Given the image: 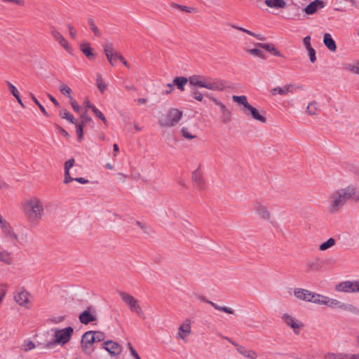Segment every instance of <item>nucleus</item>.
Instances as JSON below:
<instances>
[{
    "label": "nucleus",
    "instance_id": "nucleus-22",
    "mask_svg": "<svg viewBox=\"0 0 359 359\" xmlns=\"http://www.w3.org/2000/svg\"><path fill=\"white\" fill-rule=\"evenodd\" d=\"M29 293L25 290H21L15 295V302L20 306H27L29 302Z\"/></svg>",
    "mask_w": 359,
    "mask_h": 359
},
{
    "label": "nucleus",
    "instance_id": "nucleus-19",
    "mask_svg": "<svg viewBox=\"0 0 359 359\" xmlns=\"http://www.w3.org/2000/svg\"><path fill=\"white\" fill-rule=\"evenodd\" d=\"M294 85L292 83L286 84L283 87H276L271 89L270 93L271 95L275 96L276 95H285L289 93H293L292 88Z\"/></svg>",
    "mask_w": 359,
    "mask_h": 359
},
{
    "label": "nucleus",
    "instance_id": "nucleus-58",
    "mask_svg": "<svg viewBox=\"0 0 359 359\" xmlns=\"http://www.w3.org/2000/svg\"><path fill=\"white\" fill-rule=\"evenodd\" d=\"M303 43L306 49L312 48L311 45V37L307 36L303 39Z\"/></svg>",
    "mask_w": 359,
    "mask_h": 359
},
{
    "label": "nucleus",
    "instance_id": "nucleus-40",
    "mask_svg": "<svg viewBox=\"0 0 359 359\" xmlns=\"http://www.w3.org/2000/svg\"><path fill=\"white\" fill-rule=\"evenodd\" d=\"M60 116L62 118L67 119L68 121H69L72 123H76L75 119L67 110L62 109L60 112Z\"/></svg>",
    "mask_w": 359,
    "mask_h": 359
},
{
    "label": "nucleus",
    "instance_id": "nucleus-37",
    "mask_svg": "<svg viewBox=\"0 0 359 359\" xmlns=\"http://www.w3.org/2000/svg\"><path fill=\"white\" fill-rule=\"evenodd\" d=\"M96 84L98 90L101 93H104L107 89V85L103 82L102 76L100 74H97Z\"/></svg>",
    "mask_w": 359,
    "mask_h": 359
},
{
    "label": "nucleus",
    "instance_id": "nucleus-47",
    "mask_svg": "<svg viewBox=\"0 0 359 359\" xmlns=\"http://www.w3.org/2000/svg\"><path fill=\"white\" fill-rule=\"evenodd\" d=\"M191 95L194 99L196 100L197 101L202 102L203 100V94L196 88L192 89L191 92Z\"/></svg>",
    "mask_w": 359,
    "mask_h": 359
},
{
    "label": "nucleus",
    "instance_id": "nucleus-9",
    "mask_svg": "<svg viewBox=\"0 0 359 359\" xmlns=\"http://www.w3.org/2000/svg\"><path fill=\"white\" fill-rule=\"evenodd\" d=\"M95 343V337L93 334V331H88L86 332L82 337L81 341V346L82 351L87 355H90L94 349L93 348V345Z\"/></svg>",
    "mask_w": 359,
    "mask_h": 359
},
{
    "label": "nucleus",
    "instance_id": "nucleus-60",
    "mask_svg": "<svg viewBox=\"0 0 359 359\" xmlns=\"http://www.w3.org/2000/svg\"><path fill=\"white\" fill-rule=\"evenodd\" d=\"M65 316H56L50 319L51 322L54 323H59L65 320Z\"/></svg>",
    "mask_w": 359,
    "mask_h": 359
},
{
    "label": "nucleus",
    "instance_id": "nucleus-4",
    "mask_svg": "<svg viewBox=\"0 0 359 359\" xmlns=\"http://www.w3.org/2000/svg\"><path fill=\"white\" fill-rule=\"evenodd\" d=\"M24 210L29 222L37 224L44 212L43 202L39 198L32 197L25 202Z\"/></svg>",
    "mask_w": 359,
    "mask_h": 359
},
{
    "label": "nucleus",
    "instance_id": "nucleus-63",
    "mask_svg": "<svg viewBox=\"0 0 359 359\" xmlns=\"http://www.w3.org/2000/svg\"><path fill=\"white\" fill-rule=\"evenodd\" d=\"M125 88L127 90L136 91L137 88L133 84H127L125 86Z\"/></svg>",
    "mask_w": 359,
    "mask_h": 359
},
{
    "label": "nucleus",
    "instance_id": "nucleus-50",
    "mask_svg": "<svg viewBox=\"0 0 359 359\" xmlns=\"http://www.w3.org/2000/svg\"><path fill=\"white\" fill-rule=\"evenodd\" d=\"M74 124L76 127V134L78 136V139L81 140L83 138V129L84 125L81 124L77 122H76V123H74Z\"/></svg>",
    "mask_w": 359,
    "mask_h": 359
},
{
    "label": "nucleus",
    "instance_id": "nucleus-57",
    "mask_svg": "<svg viewBox=\"0 0 359 359\" xmlns=\"http://www.w3.org/2000/svg\"><path fill=\"white\" fill-rule=\"evenodd\" d=\"M4 232L8 235L11 238H17V236L13 232V230L10 225L8 226V229H3Z\"/></svg>",
    "mask_w": 359,
    "mask_h": 359
},
{
    "label": "nucleus",
    "instance_id": "nucleus-53",
    "mask_svg": "<svg viewBox=\"0 0 359 359\" xmlns=\"http://www.w3.org/2000/svg\"><path fill=\"white\" fill-rule=\"evenodd\" d=\"M95 341H101L104 339V334L102 332L93 331Z\"/></svg>",
    "mask_w": 359,
    "mask_h": 359
},
{
    "label": "nucleus",
    "instance_id": "nucleus-15",
    "mask_svg": "<svg viewBox=\"0 0 359 359\" xmlns=\"http://www.w3.org/2000/svg\"><path fill=\"white\" fill-rule=\"evenodd\" d=\"M246 115L251 116L255 121L262 123L266 122V118L261 114L259 111L251 104L243 111Z\"/></svg>",
    "mask_w": 359,
    "mask_h": 359
},
{
    "label": "nucleus",
    "instance_id": "nucleus-42",
    "mask_svg": "<svg viewBox=\"0 0 359 359\" xmlns=\"http://www.w3.org/2000/svg\"><path fill=\"white\" fill-rule=\"evenodd\" d=\"M320 269V266L318 262H310L307 263L308 271L315 272L318 271Z\"/></svg>",
    "mask_w": 359,
    "mask_h": 359
},
{
    "label": "nucleus",
    "instance_id": "nucleus-7",
    "mask_svg": "<svg viewBox=\"0 0 359 359\" xmlns=\"http://www.w3.org/2000/svg\"><path fill=\"white\" fill-rule=\"evenodd\" d=\"M182 111L177 109H170L165 114L161 116L158 124L161 127H172L182 118Z\"/></svg>",
    "mask_w": 359,
    "mask_h": 359
},
{
    "label": "nucleus",
    "instance_id": "nucleus-35",
    "mask_svg": "<svg viewBox=\"0 0 359 359\" xmlns=\"http://www.w3.org/2000/svg\"><path fill=\"white\" fill-rule=\"evenodd\" d=\"M230 26L232 28H234L236 29H238V30H240L241 32H245V33H247V34H250V35H251V36L258 39L259 40L264 41L265 39L264 37L262 36V35L253 33V32H250V30H248V29H244L243 27H238V26L234 25H230Z\"/></svg>",
    "mask_w": 359,
    "mask_h": 359
},
{
    "label": "nucleus",
    "instance_id": "nucleus-45",
    "mask_svg": "<svg viewBox=\"0 0 359 359\" xmlns=\"http://www.w3.org/2000/svg\"><path fill=\"white\" fill-rule=\"evenodd\" d=\"M30 97H31L32 100L34 101V102L39 107V108L40 109L41 111L46 116H49V114L46 111V109L43 107V105L41 104V103L39 102V100L36 98V97L32 93L30 94Z\"/></svg>",
    "mask_w": 359,
    "mask_h": 359
},
{
    "label": "nucleus",
    "instance_id": "nucleus-32",
    "mask_svg": "<svg viewBox=\"0 0 359 359\" xmlns=\"http://www.w3.org/2000/svg\"><path fill=\"white\" fill-rule=\"evenodd\" d=\"M81 50L83 53L88 58L91 59L94 57V54L92 52V48L89 43H84L80 46Z\"/></svg>",
    "mask_w": 359,
    "mask_h": 359
},
{
    "label": "nucleus",
    "instance_id": "nucleus-3",
    "mask_svg": "<svg viewBox=\"0 0 359 359\" xmlns=\"http://www.w3.org/2000/svg\"><path fill=\"white\" fill-rule=\"evenodd\" d=\"M311 303L325 305L332 309H339L355 314H359V309L356 306L316 292H313Z\"/></svg>",
    "mask_w": 359,
    "mask_h": 359
},
{
    "label": "nucleus",
    "instance_id": "nucleus-31",
    "mask_svg": "<svg viewBox=\"0 0 359 359\" xmlns=\"http://www.w3.org/2000/svg\"><path fill=\"white\" fill-rule=\"evenodd\" d=\"M319 111V104L317 102L313 101L309 103L306 109V114L310 116L318 114Z\"/></svg>",
    "mask_w": 359,
    "mask_h": 359
},
{
    "label": "nucleus",
    "instance_id": "nucleus-62",
    "mask_svg": "<svg viewBox=\"0 0 359 359\" xmlns=\"http://www.w3.org/2000/svg\"><path fill=\"white\" fill-rule=\"evenodd\" d=\"M9 226V224L4 220L2 218L0 219V226L2 229H8V226Z\"/></svg>",
    "mask_w": 359,
    "mask_h": 359
},
{
    "label": "nucleus",
    "instance_id": "nucleus-20",
    "mask_svg": "<svg viewBox=\"0 0 359 359\" xmlns=\"http://www.w3.org/2000/svg\"><path fill=\"white\" fill-rule=\"evenodd\" d=\"M52 34L54 39L69 53L72 52V48L69 46L67 41L57 30H52Z\"/></svg>",
    "mask_w": 359,
    "mask_h": 359
},
{
    "label": "nucleus",
    "instance_id": "nucleus-18",
    "mask_svg": "<svg viewBox=\"0 0 359 359\" xmlns=\"http://www.w3.org/2000/svg\"><path fill=\"white\" fill-rule=\"evenodd\" d=\"M325 6V3L321 0H315L309 4L305 8L304 11L307 15L314 14L318 8H322Z\"/></svg>",
    "mask_w": 359,
    "mask_h": 359
},
{
    "label": "nucleus",
    "instance_id": "nucleus-8",
    "mask_svg": "<svg viewBox=\"0 0 359 359\" xmlns=\"http://www.w3.org/2000/svg\"><path fill=\"white\" fill-rule=\"evenodd\" d=\"M252 210L262 220L270 221L271 213L268 207L261 201H255L253 203Z\"/></svg>",
    "mask_w": 359,
    "mask_h": 359
},
{
    "label": "nucleus",
    "instance_id": "nucleus-28",
    "mask_svg": "<svg viewBox=\"0 0 359 359\" xmlns=\"http://www.w3.org/2000/svg\"><path fill=\"white\" fill-rule=\"evenodd\" d=\"M232 100L233 102L243 105V111H244L250 105L248 102L247 97L245 95H233Z\"/></svg>",
    "mask_w": 359,
    "mask_h": 359
},
{
    "label": "nucleus",
    "instance_id": "nucleus-38",
    "mask_svg": "<svg viewBox=\"0 0 359 359\" xmlns=\"http://www.w3.org/2000/svg\"><path fill=\"white\" fill-rule=\"evenodd\" d=\"M35 347H36V346L34 342H32L30 340H25L22 344L20 348L22 350H23L24 351L27 352V351L34 349Z\"/></svg>",
    "mask_w": 359,
    "mask_h": 359
},
{
    "label": "nucleus",
    "instance_id": "nucleus-56",
    "mask_svg": "<svg viewBox=\"0 0 359 359\" xmlns=\"http://www.w3.org/2000/svg\"><path fill=\"white\" fill-rule=\"evenodd\" d=\"M70 104L71 106L72 107L73 109L77 112V113H79L81 109V106L77 103V102H76L75 100H74L73 99H72L70 100Z\"/></svg>",
    "mask_w": 359,
    "mask_h": 359
},
{
    "label": "nucleus",
    "instance_id": "nucleus-46",
    "mask_svg": "<svg viewBox=\"0 0 359 359\" xmlns=\"http://www.w3.org/2000/svg\"><path fill=\"white\" fill-rule=\"evenodd\" d=\"M172 7L177 8V9L180 10L181 11L186 12V13H191L192 11H194L195 10L194 8L188 7V6H182V5H179L177 4H172Z\"/></svg>",
    "mask_w": 359,
    "mask_h": 359
},
{
    "label": "nucleus",
    "instance_id": "nucleus-2",
    "mask_svg": "<svg viewBox=\"0 0 359 359\" xmlns=\"http://www.w3.org/2000/svg\"><path fill=\"white\" fill-rule=\"evenodd\" d=\"M350 199L354 201H359V194L354 187H347L331 192L327 200V212L331 215L338 213Z\"/></svg>",
    "mask_w": 359,
    "mask_h": 359
},
{
    "label": "nucleus",
    "instance_id": "nucleus-10",
    "mask_svg": "<svg viewBox=\"0 0 359 359\" xmlns=\"http://www.w3.org/2000/svg\"><path fill=\"white\" fill-rule=\"evenodd\" d=\"M335 290L347 293L359 292V280L343 281L335 286Z\"/></svg>",
    "mask_w": 359,
    "mask_h": 359
},
{
    "label": "nucleus",
    "instance_id": "nucleus-6",
    "mask_svg": "<svg viewBox=\"0 0 359 359\" xmlns=\"http://www.w3.org/2000/svg\"><path fill=\"white\" fill-rule=\"evenodd\" d=\"M118 294L130 311L135 313L142 319L145 318L144 313L142 311L139 301L135 297L123 291H118Z\"/></svg>",
    "mask_w": 359,
    "mask_h": 359
},
{
    "label": "nucleus",
    "instance_id": "nucleus-5",
    "mask_svg": "<svg viewBox=\"0 0 359 359\" xmlns=\"http://www.w3.org/2000/svg\"><path fill=\"white\" fill-rule=\"evenodd\" d=\"M54 331V340L48 342L46 347L47 348H52L55 344L64 345L67 344L71 339L74 330L72 327H67L64 329H55Z\"/></svg>",
    "mask_w": 359,
    "mask_h": 359
},
{
    "label": "nucleus",
    "instance_id": "nucleus-49",
    "mask_svg": "<svg viewBox=\"0 0 359 359\" xmlns=\"http://www.w3.org/2000/svg\"><path fill=\"white\" fill-rule=\"evenodd\" d=\"M248 52L255 56L259 57L262 59H266L263 51L259 48L249 49V50H248Z\"/></svg>",
    "mask_w": 359,
    "mask_h": 359
},
{
    "label": "nucleus",
    "instance_id": "nucleus-36",
    "mask_svg": "<svg viewBox=\"0 0 359 359\" xmlns=\"http://www.w3.org/2000/svg\"><path fill=\"white\" fill-rule=\"evenodd\" d=\"M181 133L185 139L189 140H193L196 137V135L193 134L190 128L188 127H182L181 129Z\"/></svg>",
    "mask_w": 359,
    "mask_h": 359
},
{
    "label": "nucleus",
    "instance_id": "nucleus-43",
    "mask_svg": "<svg viewBox=\"0 0 359 359\" xmlns=\"http://www.w3.org/2000/svg\"><path fill=\"white\" fill-rule=\"evenodd\" d=\"M208 97L210 100H212L217 106H218L220 109L221 113H223L224 111L228 110L227 107L224 104H223L222 102L216 99L215 97L208 95Z\"/></svg>",
    "mask_w": 359,
    "mask_h": 359
},
{
    "label": "nucleus",
    "instance_id": "nucleus-54",
    "mask_svg": "<svg viewBox=\"0 0 359 359\" xmlns=\"http://www.w3.org/2000/svg\"><path fill=\"white\" fill-rule=\"evenodd\" d=\"M7 85H8V87L11 93V94L14 96V97H16L17 95H19V92L18 90V89L15 88V86L14 85H13L11 82L9 81H7L6 82Z\"/></svg>",
    "mask_w": 359,
    "mask_h": 359
},
{
    "label": "nucleus",
    "instance_id": "nucleus-33",
    "mask_svg": "<svg viewBox=\"0 0 359 359\" xmlns=\"http://www.w3.org/2000/svg\"><path fill=\"white\" fill-rule=\"evenodd\" d=\"M0 262L8 265L11 264L13 263L11 254L5 250L0 252Z\"/></svg>",
    "mask_w": 359,
    "mask_h": 359
},
{
    "label": "nucleus",
    "instance_id": "nucleus-26",
    "mask_svg": "<svg viewBox=\"0 0 359 359\" xmlns=\"http://www.w3.org/2000/svg\"><path fill=\"white\" fill-rule=\"evenodd\" d=\"M323 43L330 51L334 52L337 50L335 41L333 40L330 34L325 33L324 34Z\"/></svg>",
    "mask_w": 359,
    "mask_h": 359
},
{
    "label": "nucleus",
    "instance_id": "nucleus-52",
    "mask_svg": "<svg viewBox=\"0 0 359 359\" xmlns=\"http://www.w3.org/2000/svg\"><path fill=\"white\" fill-rule=\"evenodd\" d=\"M91 121V118L88 116L87 111H85L81 115V122L79 123L83 125H86L88 122Z\"/></svg>",
    "mask_w": 359,
    "mask_h": 359
},
{
    "label": "nucleus",
    "instance_id": "nucleus-44",
    "mask_svg": "<svg viewBox=\"0 0 359 359\" xmlns=\"http://www.w3.org/2000/svg\"><path fill=\"white\" fill-rule=\"evenodd\" d=\"M345 68L351 72L359 74V60L354 64L347 65Z\"/></svg>",
    "mask_w": 359,
    "mask_h": 359
},
{
    "label": "nucleus",
    "instance_id": "nucleus-55",
    "mask_svg": "<svg viewBox=\"0 0 359 359\" xmlns=\"http://www.w3.org/2000/svg\"><path fill=\"white\" fill-rule=\"evenodd\" d=\"M306 50L308 51L310 61L313 63L315 62L316 60V50L313 48V47Z\"/></svg>",
    "mask_w": 359,
    "mask_h": 359
},
{
    "label": "nucleus",
    "instance_id": "nucleus-39",
    "mask_svg": "<svg viewBox=\"0 0 359 359\" xmlns=\"http://www.w3.org/2000/svg\"><path fill=\"white\" fill-rule=\"evenodd\" d=\"M88 22L90 29L94 33L95 36H100L101 35L100 31L98 29V27L96 26L93 19L88 18Z\"/></svg>",
    "mask_w": 359,
    "mask_h": 359
},
{
    "label": "nucleus",
    "instance_id": "nucleus-16",
    "mask_svg": "<svg viewBox=\"0 0 359 359\" xmlns=\"http://www.w3.org/2000/svg\"><path fill=\"white\" fill-rule=\"evenodd\" d=\"M102 346L106 351L114 356L118 355L122 351L121 346L113 341H107Z\"/></svg>",
    "mask_w": 359,
    "mask_h": 359
},
{
    "label": "nucleus",
    "instance_id": "nucleus-12",
    "mask_svg": "<svg viewBox=\"0 0 359 359\" xmlns=\"http://www.w3.org/2000/svg\"><path fill=\"white\" fill-rule=\"evenodd\" d=\"M79 319L80 322L84 325L95 321L97 316L95 309L92 306L88 307L87 309L80 313Z\"/></svg>",
    "mask_w": 359,
    "mask_h": 359
},
{
    "label": "nucleus",
    "instance_id": "nucleus-27",
    "mask_svg": "<svg viewBox=\"0 0 359 359\" xmlns=\"http://www.w3.org/2000/svg\"><path fill=\"white\" fill-rule=\"evenodd\" d=\"M236 349L244 357L250 359H257V353L253 350L247 349L243 346H238Z\"/></svg>",
    "mask_w": 359,
    "mask_h": 359
},
{
    "label": "nucleus",
    "instance_id": "nucleus-59",
    "mask_svg": "<svg viewBox=\"0 0 359 359\" xmlns=\"http://www.w3.org/2000/svg\"><path fill=\"white\" fill-rule=\"evenodd\" d=\"M3 1L4 2H11V3H13L14 4L20 6H24L25 4V2L24 0H3Z\"/></svg>",
    "mask_w": 359,
    "mask_h": 359
},
{
    "label": "nucleus",
    "instance_id": "nucleus-61",
    "mask_svg": "<svg viewBox=\"0 0 359 359\" xmlns=\"http://www.w3.org/2000/svg\"><path fill=\"white\" fill-rule=\"evenodd\" d=\"M68 29H69V35L72 38V39H74L76 37V30L74 29V28L73 27L72 25H68Z\"/></svg>",
    "mask_w": 359,
    "mask_h": 359
},
{
    "label": "nucleus",
    "instance_id": "nucleus-64",
    "mask_svg": "<svg viewBox=\"0 0 359 359\" xmlns=\"http://www.w3.org/2000/svg\"><path fill=\"white\" fill-rule=\"evenodd\" d=\"M58 130H59L60 133L62 135H64L65 137H67V138H69V135L68 134V133H67V132L64 128H61V127H59V128H58Z\"/></svg>",
    "mask_w": 359,
    "mask_h": 359
},
{
    "label": "nucleus",
    "instance_id": "nucleus-51",
    "mask_svg": "<svg viewBox=\"0 0 359 359\" xmlns=\"http://www.w3.org/2000/svg\"><path fill=\"white\" fill-rule=\"evenodd\" d=\"M92 111H93V113L95 114V115L97 118L101 119L104 124H107V121L105 116L103 115V114L97 108L93 107V110Z\"/></svg>",
    "mask_w": 359,
    "mask_h": 359
},
{
    "label": "nucleus",
    "instance_id": "nucleus-21",
    "mask_svg": "<svg viewBox=\"0 0 359 359\" xmlns=\"http://www.w3.org/2000/svg\"><path fill=\"white\" fill-rule=\"evenodd\" d=\"M74 163V159L71 158L67 160L64 165L65 168V179H64V183L65 184H69V182L74 181L75 178L72 177L70 176L69 170L73 167Z\"/></svg>",
    "mask_w": 359,
    "mask_h": 359
},
{
    "label": "nucleus",
    "instance_id": "nucleus-24",
    "mask_svg": "<svg viewBox=\"0 0 359 359\" xmlns=\"http://www.w3.org/2000/svg\"><path fill=\"white\" fill-rule=\"evenodd\" d=\"M324 359H358V356L351 355V354L347 353H327L325 354Z\"/></svg>",
    "mask_w": 359,
    "mask_h": 359
},
{
    "label": "nucleus",
    "instance_id": "nucleus-25",
    "mask_svg": "<svg viewBox=\"0 0 359 359\" xmlns=\"http://www.w3.org/2000/svg\"><path fill=\"white\" fill-rule=\"evenodd\" d=\"M198 299H200L201 301L205 302L207 304H209L210 305L213 306L217 310L222 311L223 312L230 313V314L233 313V311L231 308L226 307V306H220L217 305V304H215L210 300L206 299L205 297L203 296H199Z\"/></svg>",
    "mask_w": 359,
    "mask_h": 359
},
{
    "label": "nucleus",
    "instance_id": "nucleus-41",
    "mask_svg": "<svg viewBox=\"0 0 359 359\" xmlns=\"http://www.w3.org/2000/svg\"><path fill=\"white\" fill-rule=\"evenodd\" d=\"M60 90L63 95L67 96L70 99V100L72 99H73L72 97L71 96V93L72 91L71 88L67 85L61 84L60 86Z\"/></svg>",
    "mask_w": 359,
    "mask_h": 359
},
{
    "label": "nucleus",
    "instance_id": "nucleus-29",
    "mask_svg": "<svg viewBox=\"0 0 359 359\" xmlns=\"http://www.w3.org/2000/svg\"><path fill=\"white\" fill-rule=\"evenodd\" d=\"M256 46L259 48H264L270 53H273V55L276 56H278V57L283 56L282 54L272 44L258 43L256 44Z\"/></svg>",
    "mask_w": 359,
    "mask_h": 359
},
{
    "label": "nucleus",
    "instance_id": "nucleus-1",
    "mask_svg": "<svg viewBox=\"0 0 359 359\" xmlns=\"http://www.w3.org/2000/svg\"><path fill=\"white\" fill-rule=\"evenodd\" d=\"M187 82L191 86L204 88L214 91L221 90L224 87V83L220 79L203 75H193L188 79L184 76H178L173 80V83L181 91L184 90V86Z\"/></svg>",
    "mask_w": 359,
    "mask_h": 359
},
{
    "label": "nucleus",
    "instance_id": "nucleus-34",
    "mask_svg": "<svg viewBox=\"0 0 359 359\" xmlns=\"http://www.w3.org/2000/svg\"><path fill=\"white\" fill-rule=\"evenodd\" d=\"M335 243H336L335 239L333 238H330L327 241L321 243L319 245V250H320V251L327 250V249L333 247L335 245Z\"/></svg>",
    "mask_w": 359,
    "mask_h": 359
},
{
    "label": "nucleus",
    "instance_id": "nucleus-48",
    "mask_svg": "<svg viewBox=\"0 0 359 359\" xmlns=\"http://www.w3.org/2000/svg\"><path fill=\"white\" fill-rule=\"evenodd\" d=\"M220 119L223 123H229L231 119V111L228 109V110L224 111L223 113H222Z\"/></svg>",
    "mask_w": 359,
    "mask_h": 359
},
{
    "label": "nucleus",
    "instance_id": "nucleus-13",
    "mask_svg": "<svg viewBox=\"0 0 359 359\" xmlns=\"http://www.w3.org/2000/svg\"><path fill=\"white\" fill-rule=\"evenodd\" d=\"M282 319L296 334H298L299 330L303 327V324L299 320L289 314H284Z\"/></svg>",
    "mask_w": 359,
    "mask_h": 359
},
{
    "label": "nucleus",
    "instance_id": "nucleus-14",
    "mask_svg": "<svg viewBox=\"0 0 359 359\" xmlns=\"http://www.w3.org/2000/svg\"><path fill=\"white\" fill-rule=\"evenodd\" d=\"M104 52L108 61L112 66H114L116 60H118V55H121L119 53L114 49L111 43H107L104 45Z\"/></svg>",
    "mask_w": 359,
    "mask_h": 359
},
{
    "label": "nucleus",
    "instance_id": "nucleus-23",
    "mask_svg": "<svg viewBox=\"0 0 359 359\" xmlns=\"http://www.w3.org/2000/svg\"><path fill=\"white\" fill-rule=\"evenodd\" d=\"M191 179L194 183V186L199 189H203L205 187V182L202 174L196 170L192 172Z\"/></svg>",
    "mask_w": 359,
    "mask_h": 359
},
{
    "label": "nucleus",
    "instance_id": "nucleus-30",
    "mask_svg": "<svg viewBox=\"0 0 359 359\" xmlns=\"http://www.w3.org/2000/svg\"><path fill=\"white\" fill-rule=\"evenodd\" d=\"M265 4L270 8H283L286 6L284 0H265Z\"/></svg>",
    "mask_w": 359,
    "mask_h": 359
},
{
    "label": "nucleus",
    "instance_id": "nucleus-11",
    "mask_svg": "<svg viewBox=\"0 0 359 359\" xmlns=\"http://www.w3.org/2000/svg\"><path fill=\"white\" fill-rule=\"evenodd\" d=\"M191 333V320L186 319L178 327L177 338L187 342L188 337Z\"/></svg>",
    "mask_w": 359,
    "mask_h": 359
},
{
    "label": "nucleus",
    "instance_id": "nucleus-17",
    "mask_svg": "<svg viewBox=\"0 0 359 359\" xmlns=\"http://www.w3.org/2000/svg\"><path fill=\"white\" fill-rule=\"evenodd\" d=\"M312 294L313 292L306 289L298 287L294 290V297L299 300L306 302H311Z\"/></svg>",
    "mask_w": 359,
    "mask_h": 359
}]
</instances>
